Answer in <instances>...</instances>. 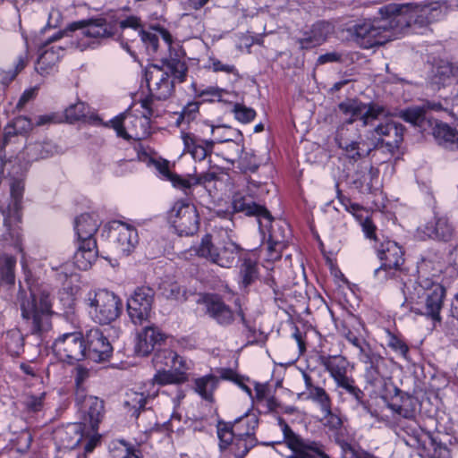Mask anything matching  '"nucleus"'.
<instances>
[{
    "mask_svg": "<svg viewBox=\"0 0 458 458\" xmlns=\"http://www.w3.org/2000/svg\"><path fill=\"white\" fill-rule=\"evenodd\" d=\"M339 110L345 115L350 116L337 130L335 140L348 158L357 161L367 157L375 148L374 143H367L357 139L349 133V126L355 121H360L362 126L374 125L375 122L386 114V108L376 103H363L358 99H346L338 105Z\"/></svg>",
    "mask_w": 458,
    "mask_h": 458,
    "instance_id": "1",
    "label": "nucleus"
},
{
    "mask_svg": "<svg viewBox=\"0 0 458 458\" xmlns=\"http://www.w3.org/2000/svg\"><path fill=\"white\" fill-rule=\"evenodd\" d=\"M450 9L447 0L428 1L420 4L391 3L381 7L383 14L394 15V22L400 33L411 25L426 27L444 18Z\"/></svg>",
    "mask_w": 458,
    "mask_h": 458,
    "instance_id": "2",
    "label": "nucleus"
},
{
    "mask_svg": "<svg viewBox=\"0 0 458 458\" xmlns=\"http://www.w3.org/2000/svg\"><path fill=\"white\" fill-rule=\"evenodd\" d=\"M403 291L405 302L411 305L412 312L440 321L439 313L445 291L439 283L420 276L418 281L405 283Z\"/></svg>",
    "mask_w": 458,
    "mask_h": 458,
    "instance_id": "3",
    "label": "nucleus"
},
{
    "mask_svg": "<svg viewBox=\"0 0 458 458\" xmlns=\"http://www.w3.org/2000/svg\"><path fill=\"white\" fill-rule=\"evenodd\" d=\"M30 293L19 294V301L23 320L33 335L40 337L52 327V301L50 292L46 287H29Z\"/></svg>",
    "mask_w": 458,
    "mask_h": 458,
    "instance_id": "4",
    "label": "nucleus"
},
{
    "mask_svg": "<svg viewBox=\"0 0 458 458\" xmlns=\"http://www.w3.org/2000/svg\"><path fill=\"white\" fill-rule=\"evenodd\" d=\"M24 183L14 180L11 184V202L7 209L0 208V241L4 247H13L22 252V235L19 225L21 222V203L23 197Z\"/></svg>",
    "mask_w": 458,
    "mask_h": 458,
    "instance_id": "5",
    "label": "nucleus"
},
{
    "mask_svg": "<svg viewBox=\"0 0 458 458\" xmlns=\"http://www.w3.org/2000/svg\"><path fill=\"white\" fill-rule=\"evenodd\" d=\"M381 18L373 21H363L350 30L355 41L363 48H371L375 46L383 45L392 40L398 34L400 30L394 22V14H383L379 9Z\"/></svg>",
    "mask_w": 458,
    "mask_h": 458,
    "instance_id": "6",
    "label": "nucleus"
},
{
    "mask_svg": "<svg viewBox=\"0 0 458 458\" xmlns=\"http://www.w3.org/2000/svg\"><path fill=\"white\" fill-rule=\"evenodd\" d=\"M92 318L101 325L114 321L121 314L122 301L114 293L106 290L91 291L85 299Z\"/></svg>",
    "mask_w": 458,
    "mask_h": 458,
    "instance_id": "7",
    "label": "nucleus"
},
{
    "mask_svg": "<svg viewBox=\"0 0 458 458\" xmlns=\"http://www.w3.org/2000/svg\"><path fill=\"white\" fill-rule=\"evenodd\" d=\"M77 30H81V33L84 36L97 39L113 38L116 32L115 24L108 21L106 18H90L74 21L71 23L66 30L57 31L46 40L44 47H47L49 44L59 40L68 32L75 31Z\"/></svg>",
    "mask_w": 458,
    "mask_h": 458,
    "instance_id": "8",
    "label": "nucleus"
},
{
    "mask_svg": "<svg viewBox=\"0 0 458 458\" xmlns=\"http://www.w3.org/2000/svg\"><path fill=\"white\" fill-rule=\"evenodd\" d=\"M278 423L283 432L284 442L292 451L286 458H330L323 451L320 443L297 435L282 418L278 419Z\"/></svg>",
    "mask_w": 458,
    "mask_h": 458,
    "instance_id": "9",
    "label": "nucleus"
},
{
    "mask_svg": "<svg viewBox=\"0 0 458 458\" xmlns=\"http://www.w3.org/2000/svg\"><path fill=\"white\" fill-rule=\"evenodd\" d=\"M373 129L369 131L370 141L375 148L379 144L386 145L389 151L398 148L403 137V126L387 117V112L374 123Z\"/></svg>",
    "mask_w": 458,
    "mask_h": 458,
    "instance_id": "10",
    "label": "nucleus"
},
{
    "mask_svg": "<svg viewBox=\"0 0 458 458\" xmlns=\"http://www.w3.org/2000/svg\"><path fill=\"white\" fill-rule=\"evenodd\" d=\"M53 351L63 361H81L86 359V339L81 332L65 333L55 339Z\"/></svg>",
    "mask_w": 458,
    "mask_h": 458,
    "instance_id": "11",
    "label": "nucleus"
},
{
    "mask_svg": "<svg viewBox=\"0 0 458 458\" xmlns=\"http://www.w3.org/2000/svg\"><path fill=\"white\" fill-rule=\"evenodd\" d=\"M169 221L180 236H191L199 227V214L194 205L177 201L169 213Z\"/></svg>",
    "mask_w": 458,
    "mask_h": 458,
    "instance_id": "12",
    "label": "nucleus"
},
{
    "mask_svg": "<svg viewBox=\"0 0 458 458\" xmlns=\"http://www.w3.org/2000/svg\"><path fill=\"white\" fill-rule=\"evenodd\" d=\"M377 256L381 260V266L375 269L374 275L379 281L395 276L404 262L402 248L392 241H386L381 244L377 249Z\"/></svg>",
    "mask_w": 458,
    "mask_h": 458,
    "instance_id": "13",
    "label": "nucleus"
},
{
    "mask_svg": "<svg viewBox=\"0 0 458 458\" xmlns=\"http://www.w3.org/2000/svg\"><path fill=\"white\" fill-rule=\"evenodd\" d=\"M155 291L148 286H140L135 289L133 294L128 299L127 311L134 325H143L148 320Z\"/></svg>",
    "mask_w": 458,
    "mask_h": 458,
    "instance_id": "14",
    "label": "nucleus"
},
{
    "mask_svg": "<svg viewBox=\"0 0 458 458\" xmlns=\"http://www.w3.org/2000/svg\"><path fill=\"white\" fill-rule=\"evenodd\" d=\"M150 398V394L145 395L144 393L130 390L123 401V406L131 412V415L144 430H149L157 425L153 411L146 408Z\"/></svg>",
    "mask_w": 458,
    "mask_h": 458,
    "instance_id": "15",
    "label": "nucleus"
},
{
    "mask_svg": "<svg viewBox=\"0 0 458 458\" xmlns=\"http://www.w3.org/2000/svg\"><path fill=\"white\" fill-rule=\"evenodd\" d=\"M422 239L440 242H449L455 238L456 229L454 223L445 216H435L417 230Z\"/></svg>",
    "mask_w": 458,
    "mask_h": 458,
    "instance_id": "16",
    "label": "nucleus"
},
{
    "mask_svg": "<svg viewBox=\"0 0 458 458\" xmlns=\"http://www.w3.org/2000/svg\"><path fill=\"white\" fill-rule=\"evenodd\" d=\"M86 339V359L95 362L105 361L110 358L113 347L108 339L98 328L90 329Z\"/></svg>",
    "mask_w": 458,
    "mask_h": 458,
    "instance_id": "17",
    "label": "nucleus"
},
{
    "mask_svg": "<svg viewBox=\"0 0 458 458\" xmlns=\"http://www.w3.org/2000/svg\"><path fill=\"white\" fill-rule=\"evenodd\" d=\"M146 81L152 97L158 100H165L173 92L174 84L170 81L168 72L154 64L146 72Z\"/></svg>",
    "mask_w": 458,
    "mask_h": 458,
    "instance_id": "18",
    "label": "nucleus"
},
{
    "mask_svg": "<svg viewBox=\"0 0 458 458\" xmlns=\"http://www.w3.org/2000/svg\"><path fill=\"white\" fill-rule=\"evenodd\" d=\"M233 208L235 212L244 213L246 216H254L258 219L259 230H263V220L269 224L271 214L265 206L249 198L242 191L236 192L233 197Z\"/></svg>",
    "mask_w": 458,
    "mask_h": 458,
    "instance_id": "19",
    "label": "nucleus"
},
{
    "mask_svg": "<svg viewBox=\"0 0 458 458\" xmlns=\"http://www.w3.org/2000/svg\"><path fill=\"white\" fill-rule=\"evenodd\" d=\"M111 234L117 253L127 256L138 243L136 229L123 222L112 223Z\"/></svg>",
    "mask_w": 458,
    "mask_h": 458,
    "instance_id": "20",
    "label": "nucleus"
},
{
    "mask_svg": "<svg viewBox=\"0 0 458 458\" xmlns=\"http://www.w3.org/2000/svg\"><path fill=\"white\" fill-rule=\"evenodd\" d=\"M76 403L80 411L85 414V420L89 421L93 430L97 429L104 413V402L96 396H87L76 393Z\"/></svg>",
    "mask_w": 458,
    "mask_h": 458,
    "instance_id": "21",
    "label": "nucleus"
},
{
    "mask_svg": "<svg viewBox=\"0 0 458 458\" xmlns=\"http://www.w3.org/2000/svg\"><path fill=\"white\" fill-rule=\"evenodd\" d=\"M258 426V420L252 416L248 420V423L242 430H236L235 440L231 445L236 458L244 457L247 453L255 445L254 430Z\"/></svg>",
    "mask_w": 458,
    "mask_h": 458,
    "instance_id": "22",
    "label": "nucleus"
},
{
    "mask_svg": "<svg viewBox=\"0 0 458 458\" xmlns=\"http://www.w3.org/2000/svg\"><path fill=\"white\" fill-rule=\"evenodd\" d=\"M166 335L156 326H146L143 330L138 334V342L136 352L139 355L147 356L151 353L157 346L161 345Z\"/></svg>",
    "mask_w": 458,
    "mask_h": 458,
    "instance_id": "23",
    "label": "nucleus"
},
{
    "mask_svg": "<svg viewBox=\"0 0 458 458\" xmlns=\"http://www.w3.org/2000/svg\"><path fill=\"white\" fill-rule=\"evenodd\" d=\"M207 313L219 325L228 326L234 317L231 308L217 295L207 296L205 301Z\"/></svg>",
    "mask_w": 458,
    "mask_h": 458,
    "instance_id": "24",
    "label": "nucleus"
},
{
    "mask_svg": "<svg viewBox=\"0 0 458 458\" xmlns=\"http://www.w3.org/2000/svg\"><path fill=\"white\" fill-rule=\"evenodd\" d=\"M182 139L184 144V150L191 155L195 160L201 161L205 159L214 148V140H203L192 133H182Z\"/></svg>",
    "mask_w": 458,
    "mask_h": 458,
    "instance_id": "25",
    "label": "nucleus"
},
{
    "mask_svg": "<svg viewBox=\"0 0 458 458\" xmlns=\"http://www.w3.org/2000/svg\"><path fill=\"white\" fill-rule=\"evenodd\" d=\"M100 225V221L95 214H82L75 219L74 229L78 242L95 240L94 235Z\"/></svg>",
    "mask_w": 458,
    "mask_h": 458,
    "instance_id": "26",
    "label": "nucleus"
},
{
    "mask_svg": "<svg viewBox=\"0 0 458 458\" xmlns=\"http://www.w3.org/2000/svg\"><path fill=\"white\" fill-rule=\"evenodd\" d=\"M96 240L79 242V247L73 257V264L81 270L89 269L97 259Z\"/></svg>",
    "mask_w": 458,
    "mask_h": 458,
    "instance_id": "27",
    "label": "nucleus"
},
{
    "mask_svg": "<svg viewBox=\"0 0 458 458\" xmlns=\"http://www.w3.org/2000/svg\"><path fill=\"white\" fill-rule=\"evenodd\" d=\"M152 361L156 369H173L175 367L191 369V362H188L183 357L179 356L170 349L157 350Z\"/></svg>",
    "mask_w": 458,
    "mask_h": 458,
    "instance_id": "28",
    "label": "nucleus"
},
{
    "mask_svg": "<svg viewBox=\"0 0 458 458\" xmlns=\"http://www.w3.org/2000/svg\"><path fill=\"white\" fill-rule=\"evenodd\" d=\"M64 50L65 47L62 46H53L45 49L38 58L36 66L37 72L43 76L49 74L55 65L59 62Z\"/></svg>",
    "mask_w": 458,
    "mask_h": 458,
    "instance_id": "29",
    "label": "nucleus"
},
{
    "mask_svg": "<svg viewBox=\"0 0 458 458\" xmlns=\"http://www.w3.org/2000/svg\"><path fill=\"white\" fill-rule=\"evenodd\" d=\"M318 361L328 371L335 383L347 377L348 361L343 356L321 355Z\"/></svg>",
    "mask_w": 458,
    "mask_h": 458,
    "instance_id": "30",
    "label": "nucleus"
},
{
    "mask_svg": "<svg viewBox=\"0 0 458 458\" xmlns=\"http://www.w3.org/2000/svg\"><path fill=\"white\" fill-rule=\"evenodd\" d=\"M437 142L445 149L458 151V130L446 123H438L433 129Z\"/></svg>",
    "mask_w": 458,
    "mask_h": 458,
    "instance_id": "31",
    "label": "nucleus"
},
{
    "mask_svg": "<svg viewBox=\"0 0 458 458\" xmlns=\"http://www.w3.org/2000/svg\"><path fill=\"white\" fill-rule=\"evenodd\" d=\"M157 373L153 377V382L160 385H180L188 380L187 370L191 369H182L175 367L173 369H156Z\"/></svg>",
    "mask_w": 458,
    "mask_h": 458,
    "instance_id": "32",
    "label": "nucleus"
},
{
    "mask_svg": "<svg viewBox=\"0 0 458 458\" xmlns=\"http://www.w3.org/2000/svg\"><path fill=\"white\" fill-rule=\"evenodd\" d=\"M360 360L366 364L367 377L376 380L380 376L381 365L385 362L384 358L372 351L369 346L360 347Z\"/></svg>",
    "mask_w": 458,
    "mask_h": 458,
    "instance_id": "33",
    "label": "nucleus"
},
{
    "mask_svg": "<svg viewBox=\"0 0 458 458\" xmlns=\"http://www.w3.org/2000/svg\"><path fill=\"white\" fill-rule=\"evenodd\" d=\"M60 148L50 140L34 142L25 148V154L29 161H37L48 158L60 152Z\"/></svg>",
    "mask_w": 458,
    "mask_h": 458,
    "instance_id": "34",
    "label": "nucleus"
},
{
    "mask_svg": "<svg viewBox=\"0 0 458 458\" xmlns=\"http://www.w3.org/2000/svg\"><path fill=\"white\" fill-rule=\"evenodd\" d=\"M242 249L232 241L224 242L218 245L216 265L222 267H231L240 259Z\"/></svg>",
    "mask_w": 458,
    "mask_h": 458,
    "instance_id": "35",
    "label": "nucleus"
},
{
    "mask_svg": "<svg viewBox=\"0 0 458 458\" xmlns=\"http://www.w3.org/2000/svg\"><path fill=\"white\" fill-rule=\"evenodd\" d=\"M249 416L242 417L235 420L233 425L230 426L226 423H219L217 427V435L220 439V447L226 448L232 445L238 433L236 430H242L248 423Z\"/></svg>",
    "mask_w": 458,
    "mask_h": 458,
    "instance_id": "36",
    "label": "nucleus"
},
{
    "mask_svg": "<svg viewBox=\"0 0 458 458\" xmlns=\"http://www.w3.org/2000/svg\"><path fill=\"white\" fill-rule=\"evenodd\" d=\"M219 379L216 376L208 374L194 379V391L204 400L213 403L214 392L217 388Z\"/></svg>",
    "mask_w": 458,
    "mask_h": 458,
    "instance_id": "37",
    "label": "nucleus"
},
{
    "mask_svg": "<svg viewBox=\"0 0 458 458\" xmlns=\"http://www.w3.org/2000/svg\"><path fill=\"white\" fill-rule=\"evenodd\" d=\"M286 247L285 235L277 234L275 228L270 232L267 246V260L276 261L281 259L283 250Z\"/></svg>",
    "mask_w": 458,
    "mask_h": 458,
    "instance_id": "38",
    "label": "nucleus"
},
{
    "mask_svg": "<svg viewBox=\"0 0 458 458\" xmlns=\"http://www.w3.org/2000/svg\"><path fill=\"white\" fill-rule=\"evenodd\" d=\"M16 259L0 254V285H12L15 282Z\"/></svg>",
    "mask_w": 458,
    "mask_h": 458,
    "instance_id": "39",
    "label": "nucleus"
},
{
    "mask_svg": "<svg viewBox=\"0 0 458 458\" xmlns=\"http://www.w3.org/2000/svg\"><path fill=\"white\" fill-rule=\"evenodd\" d=\"M259 277L257 262L250 259H244L240 267V287L247 289Z\"/></svg>",
    "mask_w": 458,
    "mask_h": 458,
    "instance_id": "40",
    "label": "nucleus"
},
{
    "mask_svg": "<svg viewBox=\"0 0 458 458\" xmlns=\"http://www.w3.org/2000/svg\"><path fill=\"white\" fill-rule=\"evenodd\" d=\"M434 107L435 105L429 106V104L423 105L421 106H411L402 110L400 112V117L414 126H421L426 119V111Z\"/></svg>",
    "mask_w": 458,
    "mask_h": 458,
    "instance_id": "41",
    "label": "nucleus"
},
{
    "mask_svg": "<svg viewBox=\"0 0 458 458\" xmlns=\"http://www.w3.org/2000/svg\"><path fill=\"white\" fill-rule=\"evenodd\" d=\"M218 245H215L212 242V237L210 234H205L200 243L195 248L196 254L203 258L211 263L216 264Z\"/></svg>",
    "mask_w": 458,
    "mask_h": 458,
    "instance_id": "42",
    "label": "nucleus"
},
{
    "mask_svg": "<svg viewBox=\"0 0 458 458\" xmlns=\"http://www.w3.org/2000/svg\"><path fill=\"white\" fill-rule=\"evenodd\" d=\"M303 395L306 396V399L318 404L323 412H329L331 398L323 387L316 386L308 392H302L299 394V397Z\"/></svg>",
    "mask_w": 458,
    "mask_h": 458,
    "instance_id": "43",
    "label": "nucleus"
},
{
    "mask_svg": "<svg viewBox=\"0 0 458 458\" xmlns=\"http://www.w3.org/2000/svg\"><path fill=\"white\" fill-rule=\"evenodd\" d=\"M4 346L6 351L13 356L18 355L23 347V337L21 332L17 330L8 331L4 337Z\"/></svg>",
    "mask_w": 458,
    "mask_h": 458,
    "instance_id": "44",
    "label": "nucleus"
},
{
    "mask_svg": "<svg viewBox=\"0 0 458 458\" xmlns=\"http://www.w3.org/2000/svg\"><path fill=\"white\" fill-rule=\"evenodd\" d=\"M434 74L437 83H442L450 77H456L458 79V64L441 61L437 65Z\"/></svg>",
    "mask_w": 458,
    "mask_h": 458,
    "instance_id": "45",
    "label": "nucleus"
},
{
    "mask_svg": "<svg viewBox=\"0 0 458 458\" xmlns=\"http://www.w3.org/2000/svg\"><path fill=\"white\" fill-rule=\"evenodd\" d=\"M168 73L172 74L175 79L183 81L187 72V67L184 62L177 58H170L163 61Z\"/></svg>",
    "mask_w": 458,
    "mask_h": 458,
    "instance_id": "46",
    "label": "nucleus"
},
{
    "mask_svg": "<svg viewBox=\"0 0 458 458\" xmlns=\"http://www.w3.org/2000/svg\"><path fill=\"white\" fill-rule=\"evenodd\" d=\"M336 386L351 394L358 403H361L364 393L355 385L352 377H346L335 383Z\"/></svg>",
    "mask_w": 458,
    "mask_h": 458,
    "instance_id": "47",
    "label": "nucleus"
},
{
    "mask_svg": "<svg viewBox=\"0 0 458 458\" xmlns=\"http://www.w3.org/2000/svg\"><path fill=\"white\" fill-rule=\"evenodd\" d=\"M87 106L84 102L78 101L75 104L70 105L64 112L66 119L70 122L78 121L86 116Z\"/></svg>",
    "mask_w": 458,
    "mask_h": 458,
    "instance_id": "48",
    "label": "nucleus"
},
{
    "mask_svg": "<svg viewBox=\"0 0 458 458\" xmlns=\"http://www.w3.org/2000/svg\"><path fill=\"white\" fill-rule=\"evenodd\" d=\"M417 400L412 397H407L402 401V404L398 405L395 411L405 419H412L416 414Z\"/></svg>",
    "mask_w": 458,
    "mask_h": 458,
    "instance_id": "49",
    "label": "nucleus"
},
{
    "mask_svg": "<svg viewBox=\"0 0 458 458\" xmlns=\"http://www.w3.org/2000/svg\"><path fill=\"white\" fill-rule=\"evenodd\" d=\"M310 30L313 35L318 38V41L323 44L327 37L333 33L334 26L330 22L321 21L313 24Z\"/></svg>",
    "mask_w": 458,
    "mask_h": 458,
    "instance_id": "50",
    "label": "nucleus"
},
{
    "mask_svg": "<svg viewBox=\"0 0 458 458\" xmlns=\"http://www.w3.org/2000/svg\"><path fill=\"white\" fill-rule=\"evenodd\" d=\"M82 430L81 424H72L66 428L64 433L69 436H73L65 445V447L67 448H74L82 440V434L81 431Z\"/></svg>",
    "mask_w": 458,
    "mask_h": 458,
    "instance_id": "51",
    "label": "nucleus"
},
{
    "mask_svg": "<svg viewBox=\"0 0 458 458\" xmlns=\"http://www.w3.org/2000/svg\"><path fill=\"white\" fill-rule=\"evenodd\" d=\"M158 169L159 172L167 179H169L174 186H179L184 189L191 187V182L189 181H186V179H182L170 172L167 163L160 165Z\"/></svg>",
    "mask_w": 458,
    "mask_h": 458,
    "instance_id": "52",
    "label": "nucleus"
},
{
    "mask_svg": "<svg viewBox=\"0 0 458 458\" xmlns=\"http://www.w3.org/2000/svg\"><path fill=\"white\" fill-rule=\"evenodd\" d=\"M235 118L242 123H250L254 119L256 112L252 108L236 104L233 108Z\"/></svg>",
    "mask_w": 458,
    "mask_h": 458,
    "instance_id": "53",
    "label": "nucleus"
},
{
    "mask_svg": "<svg viewBox=\"0 0 458 458\" xmlns=\"http://www.w3.org/2000/svg\"><path fill=\"white\" fill-rule=\"evenodd\" d=\"M301 49H310L312 47L320 46L321 43L318 38L313 35L312 30L310 29L302 33V37L297 39Z\"/></svg>",
    "mask_w": 458,
    "mask_h": 458,
    "instance_id": "54",
    "label": "nucleus"
},
{
    "mask_svg": "<svg viewBox=\"0 0 458 458\" xmlns=\"http://www.w3.org/2000/svg\"><path fill=\"white\" fill-rule=\"evenodd\" d=\"M263 230H259L262 234H265V230L268 231V234L273 230V228L276 229L277 232V234L284 233L285 235V240L287 239V236L289 234V228L285 222L284 221H276L275 222L273 220V217L271 216V222L269 224H267L265 220H263Z\"/></svg>",
    "mask_w": 458,
    "mask_h": 458,
    "instance_id": "55",
    "label": "nucleus"
},
{
    "mask_svg": "<svg viewBox=\"0 0 458 458\" xmlns=\"http://www.w3.org/2000/svg\"><path fill=\"white\" fill-rule=\"evenodd\" d=\"M45 393L39 395H28L24 400V405L29 411L37 412L43 407Z\"/></svg>",
    "mask_w": 458,
    "mask_h": 458,
    "instance_id": "56",
    "label": "nucleus"
},
{
    "mask_svg": "<svg viewBox=\"0 0 458 458\" xmlns=\"http://www.w3.org/2000/svg\"><path fill=\"white\" fill-rule=\"evenodd\" d=\"M431 446L433 448L432 458H452L451 450L445 444L431 438Z\"/></svg>",
    "mask_w": 458,
    "mask_h": 458,
    "instance_id": "57",
    "label": "nucleus"
},
{
    "mask_svg": "<svg viewBox=\"0 0 458 458\" xmlns=\"http://www.w3.org/2000/svg\"><path fill=\"white\" fill-rule=\"evenodd\" d=\"M387 345L403 357H406L409 351L406 344L391 333H388Z\"/></svg>",
    "mask_w": 458,
    "mask_h": 458,
    "instance_id": "58",
    "label": "nucleus"
},
{
    "mask_svg": "<svg viewBox=\"0 0 458 458\" xmlns=\"http://www.w3.org/2000/svg\"><path fill=\"white\" fill-rule=\"evenodd\" d=\"M12 123L13 133L21 134L27 132L28 131L31 130L33 126L31 121L25 116L16 117Z\"/></svg>",
    "mask_w": 458,
    "mask_h": 458,
    "instance_id": "59",
    "label": "nucleus"
},
{
    "mask_svg": "<svg viewBox=\"0 0 458 458\" xmlns=\"http://www.w3.org/2000/svg\"><path fill=\"white\" fill-rule=\"evenodd\" d=\"M89 376V371L81 367V366H78L75 368V376H74V380H75V384H76V386H77V391L76 393H80L81 395V394H84V390H83V384L84 382L88 379Z\"/></svg>",
    "mask_w": 458,
    "mask_h": 458,
    "instance_id": "60",
    "label": "nucleus"
},
{
    "mask_svg": "<svg viewBox=\"0 0 458 458\" xmlns=\"http://www.w3.org/2000/svg\"><path fill=\"white\" fill-rule=\"evenodd\" d=\"M139 34L142 42L148 48H151L153 52H156L158 48V37L151 32H148L144 30H140Z\"/></svg>",
    "mask_w": 458,
    "mask_h": 458,
    "instance_id": "61",
    "label": "nucleus"
},
{
    "mask_svg": "<svg viewBox=\"0 0 458 458\" xmlns=\"http://www.w3.org/2000/svg\"><path fill=\"white\" fill-rule=\"evenodd\" d=\"M199 106L198 102L188 103L183 107L177 123H180V120H186L188 123L193 120L196 114L199 112Z\"/></svg>",
    "mask_w": 458,
    "mask_h": 458,
    "instance_id": "62",
    "label": "nucleus"
},
{
    "mask_svg": "<svg viewBox=\"0 0 458 458\" xmlns=\"http://www.w3.org/2000/svg\"><path fill=\"white\" fill-rule=\"evenodd\" d=\"M198 95L205 101L220 100L222 98V90L216 87H208L198 93Z\"/></svg>",
    "mask_w": 458,
    "mask_h": 458,
    "instance_id": "63",
    "label": "nucleus"
},
{
    "mask_svg": "<svg viewBox=\"0 0 458 458\" xmlns=\"http://www.w3.org/2000/svg\"><path fill=\"white\" fill-rule=\"evenodd\" d=\"M260 187L261 184L259 182H250L247 188L244 191H242V192L257 202L262 196V191L259 189Z\"/></svg>",
    "mask_w": 458,
    "mask_h": 458,
    "instance_id": "64",
    "label": "nucleus"
}]
</instances>
